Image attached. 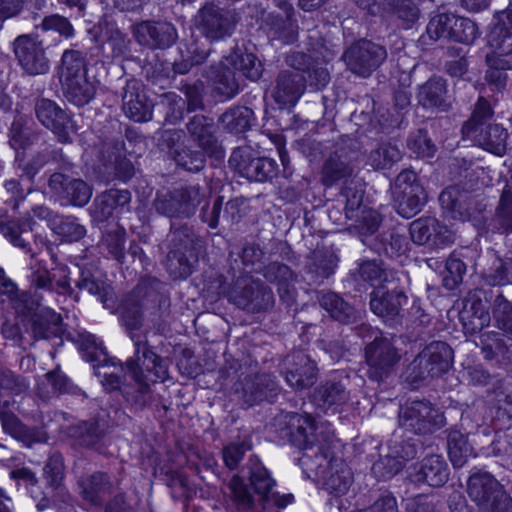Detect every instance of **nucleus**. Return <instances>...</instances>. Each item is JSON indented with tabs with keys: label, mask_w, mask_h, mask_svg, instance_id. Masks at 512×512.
Returning <instances> with one entry per match:
<instances>
[{
	"label": "nucleus",
	"mask_w": 512,
	"mask_h": 512,
	"mask_svg": "<svg viewBox=\"0 0 512 512\" xmlns=\"http://www.w3.org/2000/svg\"><path fill=\"white\" fill-rule=\"evenodd\" d=\"M75 285L80 291H87L101 302H106L113 293L111 282L105 276L97 275L94 267L88 264L79 268V277Z\"/></svg>",
	"instance_id": "obj_39"
},
{
	"label": "nucleus",
	"mask_w": 512,
	"mask_h": 512,
	"mask_svg": "<svg viewBox=\"0 0 512 512\" xmlns=\"http://www.w3.org/2000/svg\"><path fill=\"white\" fill-rule=\"evenodd\" d=\"M491 319H493L495 327L508 337V341L512 342V303L503 295H498L495 298Z\"/></svg>",
	"instance_id": "obj_64"
},
{
	"label": "nucleus",
	"mask_w": 512,
	"mask_h": 512,
	"mask_svg": "<svg viewBox=\"0 0 512 512\" xmlns=\"http://www.w3.org/2000/svg\"><path fill=\"white\" fill-rule=\"evenodd\" d=\"M178 50L179 57L172 63V78L187 74L193 67L203 64L209 56L204 42L194 36L181 41Z\"/></svg>",
	"instance_id": "obj_29"
},
{
	"label": "nucleus",
	"mask_w": 512,
	"mask_h": 512,
	"mask_svg": "<svg viewBox=\"0 0 512 512\" xmlns=\"http://www.w3.org/2000/svg\"><path fill=\"white\" fill-rule=\"evenodd\" d=\"M48 187L57 197L76 207H84L92 196V189L84 180L70 178L61 172L50 175Z\"/></svg>",
	"instance_id": "obj_20"
},
{
	"label": "nucleus",
	"mask_w": 512,
	"mask_h": 512,
	"mask_svg": "<svg viewBox=\"0 0 512 512\" xmlns=\"http://www.w3.org/2000/svg\"><path fill=\"white\" fill-rule=\"evenodd\" d=\"M502 486L490 473L476 472L468 479L467 493L471 500L482 509Z\"/></svg>",
	"instance_id": "obj_40"
},
{
	"label": "nucleus",
	"mask_w": 512,
	"mask_h": 512,
	"mask_svg": "<svg viewBox=\"0 0 512 512\" xmlns=\"http://www.w3.org/2000/svg\"><path fill=\"white\" fill-rule=\"evenodd\" d=\"M230 295L236 306L250 313L266 312L275 303L272 289L250 277L238 278L230 289Z\"/></svg>",
	"instance_id": "obj_9"
},
{
	"label": "nucleus",
	"mask_w": 512,
	"mask_h": 512,
	"mask_svg": "<svg viewBox=\"0 0 512 512\" xmlns=\"http://www.w3.org/2000/svg\"><path fill=\"white\" fill-rule=\"evenodd\" d=\"M386 55L384 47L361 40L345 50L343 59L353 73L367 77L381 65Z\"/></svg>",
	"instance_id": "obj_15"
},
{
	"label": "nucleus",
	"mask_w": 512,
	"mask_h": 512,
	"mask_svg": "<svg viewBox=\"0 0 512 512\" xmlns=\"http://www.w3.org/2000/svg\"><path fill=\"white\" fill-rule=\"evenodd\" d=\"M46 46L32 35L22 34L13 42V52L22 70L32 76L43 75L49 71Z\"/></svg>",
	"instance_id": "obj_14"
},
{
	"label": "nucleus",
	"mask_w": 512,
	"mask_h": 512,
	"mask_svg": "<svg viewBox=\"0 0 512 512\" xmlns=\"http://www.w3.org/2000/svg\"><path fill=\"white\" fill-rule=\"evenodd\" d=\"M408 303V296L403 288L387 285L374 287L370 293V310L381 318L394 319Z\"/></svg>",
	"instance_id": "obj_22"
},
{
	"label": "nucleus",
	"mask_w": 512,
	"mask_h": 512,
	"mask_svg": "<svg viewBox=\"0 0 512 512\" xmlns=\"http://www.w3.org/2000/svg\"><path fill=\"white\" fill-rule=\"evenodd\" d=\"M382 11L395 17L404 29H411L420 17V9L413 0H383Z\"/></svg>",
	"instance_id": "obj_48"
},
{
	"label": "nucleus",
	"mask_w": 512,
	"mask_h": 512,
	"mask_svg": "<svg viewBox=\"0 0 512 512\" xmlns=\"http://www.w3.org/2000/svg\"><path fill=\"white\" fill-rule=\"evenodd\" d=\"M102 238L111 258L120 265L126 264V229L123 226L117 224L114 230L103 233Z\"/></svg>",
	"instance_id": "obj_62"
},
{
	"label": "nucleus",
	"mask_w": 512,
	"mask_h": 512,
	"mask_svg": "<svg viewBox=\"0 0 512 512\" xmlns=\"http://www.w3.org/2000/svg\"><path fill=\"white\" fill-rule=\"evenodd\" d=\"M58 74L60 82L87 78L86 54L74 49L65 50L61 57Z\"/></svg>",
	"instance_id": "obj_50"
},
{
	"label": "nucleus",
	"mask_w": 512,
	"mask_h": 512,
	"mask_svg": "<svg viewBox=\"0 0 512 512\" xmlns=\"http://www.w3.org/2000/svg\"><path fill=\"white\" fill-rule=\"evenodd\" d=\"M134 36L141 44L153 49H166L177 40L175 26L169 22L144 21L136 25Z\"/></svg>",
	"instance_id": "obj_25"
},
{
	"label": "nucleus",
	"mask_w": 512,
	"mask_h": 512,
	"mask_svg": "<svg viewBox=\"0 0 512 512\" xmlns=\"http://www.w3.org/2000/svg\"><path fill=\"white\" fill-rule=\"evenodd\" d=\"M393 193L397 212L406 219L419 213L427 201V193L412 170H403L397 175Z\"/></svg>",
	"instance_id": "obj_10"
},
{
	"label": "nucleus",
	"mask_w": 512,
	"mask_h": 512,
	"mask_svg": "<svg viewBox=\"0 0 512 512\" xmlns=\"http://www.w3.org/2000/svg\"><path fill=\"white\" fill-rule=\"evenodd\" d=\"M381 274L382 270L375 260H362L348 272L343 279V286L348 293L356 296L366 292L369 287L374 288V282L380 279Z\"/></svg>",
	"instance_id": "obj_32"
},
{
	"label": "nucleus",
	"mask_w": 512,
	"mask_h": 512,
	"mask_svg": "<svg viewBox=\"0 0 512 512\" xmlns=\"http://www.w3.org/2000/svg\"><path fill=\"white\" fill-rule=\"evenodd\" d=\"M199 261V250L192 239L173 240L167 254V270L174 279H186Z\"/></svg>",
	"instance_id": "obj_19"
},
{
	"label": "nucleus",
	"mask_w": 512,
	"mask_h": 512,
	"mask_svg": "<svg viewBox=\"0 0 512 512\" xmlns=\"http://www.w3.org/2000/svg\"><path fill=\"white\" fill-rule=\"evenodd\" d=\"M48 163V155L45 152H37L30 158L26 157V152H17L15 155V168L17 175L25 181L26 186H32L36 175Z\"/></svg>",
	"instance_id": "obj_55"
},
{
	"label": "nucleus",
	"mask_w": 512,
	"mask_h": 512,
	"mask_svg": "<svg viewBox=\"0 0 512 512\" xmlns=\"http://www.w3.org/2000/svg\"><path fill=\"white\" fill-rule=\"evenodd\" d=\"M439 203L446 217L452 220L467 221L473 213V200L458 186L451 185L439 195Z\"/></svg>",
	"instance_id": "obj_30"
},
{
	"label": "nucleus",
	"mask_w": 512,
	"mask_h": 512,
	"mask_svg": "<svg viewBox=\"0 0 512 512\" xmlns=\"http://www.w3.org/2000/svg\"><path fill=\"white\" fill-rule=\"evenodd\" d=\"M306 78L299 72L282 70L275 79L272 96L281 109L296 106L306 89Z\"/></svg>",
	"instance_id": "obj_21"
},
{
	"label": "nucleus",
	"mask_w": 512,
	"mask_h": 512,
	"mask_svg": "<svg viewBox=\"0 0 512 512\" xmlns=\"http://www.w3.org/2000/svg\"><path fill=\"white\" fill-rule=\"evenodd\" d=\"M188 141L196 148L212 155V161L221 163L225 159V149L219 138L218 126L209 116L197 114L186 124Z\"/></svg>",
	"instance_id": "obj_11"
},
{
	"label": "nucleus",
	"mask_w": 512,
	"mask_h": 512,
	"mask_svg": "<svg viewBox=\"0 0 512 512\" xmlns=\"http://www.w3.org/2000/svg\"><path fill=\"white\" fill-rule=\"evenodd\" d=\"M35 38L41 41L46 48L59 45L63 38L71 39L75 30L70 20L59 14L45 16L39 25L35 26Z\"/></svg>",
	"instance_id": "obj_28"
},
{
	"label": "nucleus",
	"mask_w": 512,
	"mask_h": 512,
	"mask_svg": "<svg viewBox=\"0 0 512 512\" xmlns=\"http://www.w3.org/2000/svg\"><path fill=\"white\" fill-rule=\"evenodd\" d=\"M247 470V475L250 485L253 487L255 493L259 496V503L262 510L266 511L267 506L276 500V492L273 491L275 481L271 478L268 470L260 463H254L242 469L244 473Z\"/></svg>",
	"instance_id": "obj_38"
},
{
	"label": "nucleus",
	"mask_w": 512,
	"mask_h": 512,
	"mask_svg": "<svg viewBox=\"0 0 512 512\" xmlns=\"http://www.w3.org/2000/svg\"><path fill=\"white\" fill-rule=\"evenodd\" d=\"M471 136L477 138L480 145L488 152L502 155L506 151L508 133L501 124H486Z\"/></svg>",
	"instance_id": "obj_49"
},
{
	"label": "nucleus",
	"mask_w": 512,
	"mask_h": 512,
	"mask_svg": "<svg viewBox=\"0 0 512 512\" xmlns=\"http://www.w3.org/2000/svg\"><path fill=\"white\" fill-rule=\"evenodd\" d=\"M448 455L454 468H461L472 453L465 433L452 428L447 437Z\"/></svg>",
	"instance_id": "obj_59"
},
{
	"label": "nucleus",
	"mask_w": 512,
	"mask_h": 512,
	"mask_svg": "<svg viewBox=\"0 0 512 512\" xmlns=\"http://www.w3.org/2000/svg\"><path fill=\"white\" fill-rule=\"evenodd\" d=\"M53 266L49 269L45 260H38L32 272V286L37 290L55 292L58 295L71 297L74 289L71 285V271L67 264L58 262L52 257Z\"/></svg>",
	"instance_id": "obj_12"
},
{
	"label": "nucleus",
	"mask_w": 512,
	"mask_h": 512,
	"mask_svg": "<svg viewBox=\"0 0 512 512\" xmlns=\"http://www.w3.org/2000/svg\"><path fill=\"white\" fill-rule=\"evenodd\" d=\"M229 165L250 182H271L279 174V166L275 159L261 156L249 146L233 149Z\"/></svg>",
	"instance_id": "obj_5"
},
{
	"label": "nucleus",
	"mask_w": 512,
	"mask_h": 512,
	"mask_svg": "<svg viewBox=\"0 0 512 512\" xmlns=\"http://www.w3.org/2000/svg\"><path fill=\"white\" fill-rule=\"evenodd\" d=\"M49 226L60 241L66 243L80 241L87 232L86 228L73 216L56 215L49 219Z\"/></svg>",
	"instance_id": "obj_53"
},
{
	"label": "nucleus",
	"mask_w": 512,
	"mask_h": 512,
	"mask_svg": "<svg viewBox=\"0 0 512 512\" xmlns=\"http://www.w3.org/2000/svg\"><path fill=\"white\" fill-rule=\"evenodd\" d=\"M387 450L372 466L373 474L379 479H389L398 474L423 450V444L397 428L387 442Z\"/></svg>",
	"instance_id": "obj_4"
},
{
	"label": "nucleus",
	"mask_w": 512,
	"mask_h": 512,
	"mask_svg": "<svg viewBox=\"0 0 512 512\" xmlns=\"http://www.w3.org/2000/svg\"><path fill=\"white\" fill-rule=\"evenodd\" d=\"M139 311L147 309V303L153 302L157 305L158 318H152L153 327L163 334L169 328L166 318L170 316V302L157 293L152 287L139 283L130 292V299Z\"/></svg>",
	"instance_id": "obj_26"
},
{
	"label": "nucleus",
	"mask_w": 512,
	"mask_h": 512,
	"mask_svg": "<svg viewBox=\"0 0 512 512\" xmlns=\"http://www.w3.org/2000/svg\"><path fill=\"white\" fill-rule=\"evenodd\" d=\"M346 388L340 381H326L312 394L313 403L321 410L339 412L338 406L345 402Z\"/></svg>",
	"instance_id": "obj_43"
},
{
	"label": "nucleus",
	"mask_w": 512,
	"mask_h": 512,
	"mask_svg": "<svg viewBox=\"0 0 512 512\" xmlns=\"http://www.w3.org/2000/svg\"><path fill=\"white\" fill-rule=\"evenodd\" d=\"M364 356L367 364L366 376L377 384L385 382L392 375L401 359L394 344L382 335L365 346Z\"/></svg>",
	"instance_id": "obj_8"
},
{
	"label": "nucleus",
	"mask_w": 512,
	"mask_h": 512,
	"mask_svg": "<svg viewBox=\"0 0 512 512\" xmlns=\"http://www.w3.org/2000/svg\"><path fill=\"white\" fill-rule=\"evenodd\" d=\"M174 197L177 199L178 209L181 218H189L196 213L198 206L204 202L201 207L199 217L209 228L216 229L219 225V219L223 207V197L217 196L209 207L205 200V192L199 185H188L174 189Z\"/></svg>",
	"instance_id": "obj_7"
},
{
	"label": "nucleus",
	"mask_w": 512,
	"mask_h": 512,
	"mask_svg": "<svg viewBox=\"0 0 512 512\" xmlns=\"http://www.w3.org/2000/svg\"><path fill=\"white\" fill-rule=\"evenodd\" d=\"M494 117V107L490 101L479 96L474 104L470 117L463 123L462 132L467 136L475 134L482 126L489 124Z\"/></svg>",
	"instance_id": "obj_58"
},
{
	"label": "nucleus",
	"mask_w": 512,
	"mask_h": 512,
	"mask_svg": "<svg viewBox=\"0 0 512 512\" xmlns=\"http://www.w3.org/2000/svg\"><path fill=\"white\" fill-rule=\"evenodd\" d=\"M210 79L213 83L212 94L218 101L230 100L239 92L235 72L227 66H211Z\"/></svg>",
	"instance_id": "obj_46"
},
{
	"label": "nucleus",
	"mask_w": 512,
	"mask_h": 512,
	"mask_svg": "<svg viewBox=\"0 0 512 512\" xmlns=\"http://www.w3.org/2000/svg\"><path fill=\"white\" fill-rule=\"evenodd\" d=\"M75 344L81 359L89 363L94 369L119 366L124 376H128L136 384V394L132 401L143 405L152 393V386L162 383L170 386L174 383L170 376L167 358L157 354L154 347L147 341L134 343V355L124 363L117 357L111 356L102 338L87 330L77 333L76 338L71 339Z\"/></svg>",
	"instance_id": "obj_1"
},
{
	"label": "nucleus",
	"mask_w": 512,
	"mask_h": 512,
	"mask_svg": "<svg viewBox=\"0 0 512 512\" xmlns=\"http://www.w3.org/2000/svg\"><path fill=\"white\" fill-rule=\"evenodd\" d=\"M263 276L269 283L276 286L281 302L287 307H291L296 302L295 273L290 266L272 261L265 266Z\"/></svg>",
	"instance_id": "obj_27"
},
{
	"label": "nucleus",
	"mask_w": 512,
	"mask_h": 512,
	"mask_svg": "<svg viewBox=\"0 0 512 512\" xmlns=\"http://www.w3.org/2000/svg\"><path fill=\"white\" fill-rule=\"evenodd\" d=\"M195 148L192 144L182 145L174 151L172 158L179 168L196 173L204 169L207 159L212 160V155L209 152Z\"/></svg>",
	"instance_id": "obj_52"
},
{
	"label": "nucleus",
	"mask_w": 512,
	"mask_h": 512,
	"mask_svg": "<svg viewBox=\"0 0 512 512\" xmlns=\"http://www.w3.org/2000/svg\"><path fill=\"white\" fill-rule=\"evenodd\" d=\"M105 432L104 422H100L98 418H89L81 420L76 425L68 428V434L77 439L81 445H92Z\"/></svg>",
	"instance_id": "obj_61"
},
{
	"label": "nucleus",
	"mask_w": 512,
	"mask_h": 512,
	"mask_svg": "<svg viewBox=\"0 0 512 512\" xmlns=\"http://www.w3.org/2000/svg\"><path fill=\"white\" fill-rule=\"evenodd\" d=\"M458 318L465 335L479 334L491 322L490 304L482 299L481 292H469L463 299Z\"/></svg>",
	"instance_id": "obj_17"
},
{
	"label": "nucleus",
	"mask_w": 512,
	"mask_h": 512,
	"mask_svg": "<svg viewBox=\"0 0 512 512\" xmlns=\"http://www.w3.org/2000/svg\"><path fill=\"white\" fill-rule=\"evenodd\" d=\"M449 479V467L443 456L432 454L420 463L414 481L431 487H442Z\"/></svg>",
	"instance_id": "obj_35"
},
{
	"label": "nucleus",
	"mask_w": 512,
	"mask_h": 512,
	"mask_svg": "<svg viewBox=\"0 0 512 512\" xmlns=\"http://www.w3.org/2000/svg\"><path fill=\"white\" fill-rule=\"evenodd\" d=\"M377 246L380 255L390 259H398L406 256L410 251V238L405 234H400L396 229H392L380 236Z\"/></svg>",
	"instance_id": "obj_56"
},
{
	"label": "nucleus",
	"mask_w": 512,
	"mask_h": 512,
	"mask_svg": "<svg viewBox=\"0 0 512 512\" xmlns=\"http://www.w3.org/2000/svg\"><path fill=\"white\" fill-rule=\"evenodd\" d=\"M225 61L233 70L251 82H256L262 77L264 71L262 62L255 53L248 52L246 48L236 46L225 57Z\"/></svg>",
	"instance_id": "obj_37"
},
{
	"label": "nucleus",
	"mask_w": 512,
	"mask_h": 512,
	"mask_svg": "<svg viewBox=\"0 0 512 512\" xmlns=\"http://www.w3.org/2000/svg\"><path fill=\"white\" fill-rule=\"evenodd\" d=\"M317 362L302 350L291 354V361L285 371V380L294 390L312 387L318 379Z\"/></svg>",
	"instance_id": "obj_23"
},
{
	"label": "nucleus",
	"mask_w": 512,
	"mask_h": 512,
	"mask_svg": "<svg viewBox=\"0 0 512 512\" xmlns=\"http://www.w3.org/2000/svg\"><path fill=\"white\" fill-rule=\"evenodd\" d=\"M486 39L492 53L486 56L484 78L492 91L502 92L507 86V72L512 69L510 60L506 58L512 54V9L495 16Z\"/></svg>",
	"instance_id": "obj_3"
},
{
	"label": "nucleus",
	"mask_w": 512,
	"mask_h": 512,
	"mask_svg": "<svg viewBox=\"0 0 512 512\" xmlns=\"http://www.w3.org/2000/svg\"><path fill=\"white\" fill-rule=\"evenodd\" d=\"M44 228L32 216L27 215L18 219L0 222V233L14 246L25 251L30 250V242L23 237L30 233L37 246H47V235Z\"/></svg>",
	"instance_id": "obj_18"
},
{
	"label": "nucleus",
	"mask_w": 512,
	"mask_h": 512,
	"mask_svg": "<svg viewBox=\"0 0 512 512\" xmlns=\"http://www.w3.org/2000/svg\"><path fill=\"white\" fill-rule=\"evenodd\" d=\"M9 144L15 152H26L33 145L36 133L28 126L26 120L19 116L15 117L8 131Z\"/></svg>",
	"instance_id": "obj_60"
},
{
	"label": "nucleus",
	"mask_w": 512,
	"mask_h": 512,
	"mask_svg": "<svg viewBox=\"0 0 512 512\" xmlns=\"http://www.w3.org/2000/svg\"><path fill=\"white\" fill-rule=\"evenodd\" d=\"M35 114L39 122L51 130L60 143H70L71 133L76 131L72 115L54 100L41 98L35 104Z\"/></svg>",
	"instance_id": "obj_13"
},
{
	"label": "nucleus",
	"mask_w": 512,
	"mask_h": 512,
	"mask_svg": "<svg viewBox=\"0 0 512 512\" xmlns=\"http://www.w3.org/2000/svg\"><path fill=\"white\" fill-rule=\"evenodd\" d=\"M330 494L342 495L352 483V472L347 464L337 458L318 481Z\"/></svg>",
	"instance_id": "obj_47"
},
{
	"label": "nucleus",
	"mask_w": 512,
	"mask_h": 512,
	"mask_svg": "<svg viewBox=\"0 0 512 512\" xmlns=\"http://www.w3.org/2000/svg\"><path fill=\"white\" fill-rule=\"evenodd\" d=\"M256 117L253 109L247 106H233L228 108L219 117V123L230 134L240 135L251 129Z\"/></svg>",
	"instance_id": "obj_44"
},
{
	"label": "nucleus",
	"mask_w": 512,
	"mask_h": 512,
	"mask_svg": "<svg viewBox=\"0 0 512 512\" xmlns=\"http://www.w3.org/2000/svg\"><path fill=\"white\" fill-rule=\"evenodd\" d=\"M260 29L271 44L277 42L281 46H286L298 41L299 26L291 5L284 14L275 11L269 12L263 18Z\"/></svg>",
	"instance_id": "obj_16"
},
{
	"label": "nucleus",
	"mask_w": 512,
	"mask_h": 512,
	"mask_svg": "<svg viewBox=\"0 0 512 512\" xmlns=\"http://www.w3.org/2000/svg\"><path fill=\"white\" fill-rule=\"evenodd\" d=\"M123 109L134 122H147L154 117V103L139 86H128L123 96Z\"/></svg>",
	"instance_id": "obj_33"
},
{
	"label": "nucleus",
	"mask_w": 512,
	"mask_h": 512,
	"mask_svg": "<svg viewBox=\"0 0 512 512\" xmlns=\"http://www.w3.org/2000/svg\"><path fill=\"white\" fill-rule=\"evenodd\" d=\"M290 442L301 449L298 463L307 478L319 481L334 463V436L317 418H298L295 430H291Z\"/></svg>",
	"instance_id": "obj_2"
},
{
	"label": "nucleus",
	"mask_w": 512,
	"mask_h": 512,
	"mask_svg": "<svg viewBox=\"0 0 512 512\" xmlns=\"http://www.w3.org/2000/svg\"><path fill=\"white\" fill-rule=\"evenodd\" d=\"M185 101L175 92H165L154 103V116L163 125H178L184 119Z\"/></svg>",
	"instance_id": "obj_36"
},
{
	"label": "nucleus",
	"mask_w": 512,
	"mask_h": 512,
	"mask_svg": "<svg viewBox=\"0 0 512 512\" xmlns=\"http://www.w3.org/2000/svg\"><path fill=\"white\" fill-rule=\"evenodd\" d=\"M43 296L28 290L19 291L10 302L15 313L23 320H29L41 307Z\"/></svg>",
	"instance_id": "obj_63"
},
{
	"label": "nucleus",
	"mask_w": 512,
	"mask_h": 512,
	"mask_svg": "<svg viewBox=\"0 0 512 512\" xmlns=\"http://www.w3.org/2000/svg\"><path fill=\"white\" fill-rule=\"evenodd\" d=\"M237 17L234 10L206 2L195 19L198 31L210 43L230 37L236 28Z\"/></svg>",
	"instance_id": "obj_6"
},
{
	"label": "nucleus",
	"mask_w": 512,
	"mask_h": 512,
	"mask_svg": "<svg viewBox=\"0 0 512 512\" xmlns=\"http://www.w3.org/2000/svg\"><path fill=\"white\" fill-rule=\"evenodd\" d=\"M447 93V81L441 76H432L419 86L418 104L426 110L446 112L451 106L447 101Z\"/></svg>",
	"instance_id": "obj_31"
},
{
	"label": "nucleus",
	"mask_w": 512,
	"mask_h": 512,
	"mask_svg": "<svg viewBox=\"0 0 512 512\" xmlns=\"http://www.w3.org/2000/svg\"><path fill=\"white\" fill-rule=\"evenodd\" d=\"M31 324L33 336L37 340H47L53 335L52 327H59L63 324L60 313L53 308L43 306L28 320Z\"/></svg>",
	"instance_id": "obj_51"
},
{
	"label": "nucleus",
	"mask_w": 512,
	"mask_h": 512,
	"mask_svg": "<svg viewBox=\"0 0 512 512\" xmlns=\"http://www.w3.org/2000/svg\"><path fill=\"white\" fill-rule=\"evenodd\" d=\"M60 83L68 102L77 107H83L89 104L95 96V86L88 78L81 80L71 79V81H63Z\"/></svg>",
	"instance_id": "obj_57"
},
{
	"label": "nucleus",
	"mask_w": 512,
	"mask_h": 512,
	"mask_svg": "<svg viewBox=\"0 0 512 512\" xmlns=\"http://www.w3.org/2000/svg\"><path fill=\"white\" fill-rule=\"evenodd\" d=\"M446 227L431 216L420 217L410 223V240L416 245H427L430 248H444L452 241L446 235Z\"/></svg>",
	"instance_id": "obj_24"
},
{
	"label": "nucleus",
	"mask_w": 512,
	"mask_h": 512,
	"mask_svg": "<svg viewBox=\"0 0 512 512\" xmlns=\"http://www.w3.org/2000/svg\"><path fill=\"white\" fill-rule=\"evenodd\" d=\"M481 351L486 360L495 361L500 367L512 364V350L503 335L486 332L480 335Z\"/></svg>",
	"instance_id": "obj_41"
},
{
	"label": "nucleus",
	"mask_w": 512,
	"mask_h": 512,
	"mask_svg": "<svg viewBox=\"0 0 512 512\" xmlns=\"http://www.w3.org/2000/svg\"><path fill=\"white\" fill-rule=\"evenodd\" d=\"M81 496L92 505L99 506L103 502V496L113 490L111 477L102 471H96L79 482Z\"/></svg>",
	"instance_id": "obj_45"
},
{
	"label": "nucleus",
	"mask_w": 512,
	"mask_h": 512,
	"mask_svg": "<svg viewBox=\"0 0 512 512\" xmlns=\"http://www.w3.org/2000/svg\"><path fill=\"white\" fill-rule=\"evenodd\" d=\"M487 393L490 409L496 411V416H512V384L507 379H496Z\"/></svg>",
	"instance_id": "obj_54"
},
{
	"label": "nucleus",
	"mask_w": 512,
	"mask_h": 512,
	"mask_svg": "<svg viewBox=\"0 0 512 512\" xmlns=\"http://www.w3.org/2000/svg\"><path fill=\"white\" fill-rule=\"evenodd\" d=\"M319 303L327 314L339 323L349 325L355 323L357 320V309L339 293L327 291L322 294Z\"/></svg>",
	"instance_id": "obj_42"
},
{
	"label": "nucleus",
	"mask_w": 512,
	"mask_h": 512,
	"mask_svg": "<svg viewBox=\"0 0 512 512\" xmlns=\"http://www.w3.org/2000/svg\"><path fill=\"white\" fill-rule=\"evenodd\" d=\"M425 358V369L431 378L441 377L450 369L453 350L444 341H432L422 352Z\"/></svg>",
	"instance_id": "obj_34"
}]
</instances>
